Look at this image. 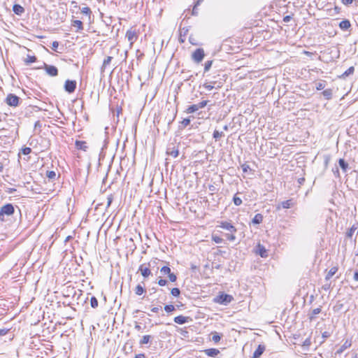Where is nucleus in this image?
Masks as SVG:
<instances>
[{
	"label": "nucleus",
	"mask_w": 358,
	"mask_h": 358,
	"mask_svg": "<svg viewBox=\"0 0 358 358\" xmlns=\"http://www.w3.org/2000/svg\"><path fill=\"white\" fill-rule=\"evenodd\" d=\"M15 212L14 206L12 203H6L0 208V220L5 221V216H10Z\"/></svg>",
	"instance_id": "f257e3e1"
},
{
	"label": "nucleus",
	"mask_w": 358,
	"mask_h": 358,
	"mask_svg": "<svg viewBox=\"0 0 358 358\" xmlns=\"http://www.w3.org/2000/svg\"><path fill=\"white\" fill-rule=\"evenodd\" d=\"M234 300V297L232 295L226 294V293H220L216 297L214 298V301L222 305H227L231 301Z\"/></svg>",
	"instance_id": "f03ea898"
},
{
	"label": "nucleus",
	"mask_w": 358,
	"mask_h": 358,
	"mask_svg": "<svg viewBox=\"0 0 358 358\" xmlns=\"http://www.w3.org/2000/svg\"><path fill=\"white\" fill-rule=\"evenodd\" d=\"M20 97L14 94H8L6 98L5 102L12 107H17L20 103Z\"/></svg>",
	"instance_id": "7ed1b4c3"
},
{
	"label": "nucleus",
	"mask_w": 358,
	"mask_h": 358,
	"mask_svg": "<svg viewBox=\"0 0 358 358\" xmlns=\"http://www.w3.org/2000/svg\"><path fill=\"white\" fill-rule=\"evenodd\" d=\"M205 53L202 48H197L192 55V59L197 64L200 63L204 58Z\"/></svg>",
	"instance_id": "20e7f679"
},
{
	"label": "nucleus",
	"mask_w": 358,
	"mask_h": 358,
	"mask_svg": "<svg viewBox=\"0 0 358 358\" xmlns=\"http://www.w3.org/2000/svg\"><path fill=\"white\" fill-rule=\"evenodd\" d=\"M77 83L76 80H66L64 83V90L69 94H71L75 92L76 89Z\"/></svg>",
	"instance_id": "39448f33"
},
{
	"label": "nucleus",
	"mask_w": 358,
	"mask_h": 358,
	"mask_svg": "<svg viewBox=\"0 0 358 358\" xmlns=\"http://www.w3.org/2000/svg\"><path fill=\"white\" fill-rule=\"evenodd\" d=\"M219 227L232 234H236L237 231L236 228L232 224L226 221L220 222Z\"/></svg>",
	"instance_id": "423d86ee"
},
{
	"label": "nucleus",
	"mask_w": 358,
	"mask_h": 358,
	"mask_svg": "<svg viewBox=\"0 0 358 358\" xmlns=\"http://www.w3.org/2000/svg\"><path fill=\"white\" fill-rule=\"evenodd\" d=\"M149 267H150V264H148V266H146L145 264H143L140 265V266L138 268V271L141 272V275H143V277L144 278H147L152 274L151 271Z\"/></svg>",
	"instance_id": "0eeeda50"
},
{
	"label": "nucleus",
	"mask_w": 358,
	"mask_h": 358,
	"mask_svg": "<svg viewBox=\"0 0 358 358\" xmlns=\"http://www.w3.org/2000/svg\"><path fill=\"white\" fill-rule=\"evenodd\" d=\"M44 69L46 73L50 76H57L58 75V69L55 66L44 63Z\"/></svg>",
	"instance_id": "6e6552de"
},
{
	"label": "nucleus",
	"mask_w": 358,
	"mask_h": 358,
	"mask_svg": "<svg viewBox=\"0 0 358 358\" xmlns=\"http://www.w3.org/2000/svg\"><path fill=\"white\" fill-rule=\"evenodd\" d=\"M126 37L130 42V46H131L137 39L138 36L134 30L129 29L126 33Z\"/></svg>",
	"instance_id": "1a4fd4ad"
},
{
	"label": "nucleus",
	"mask_w": 358,
	"mask_h": 358,
	"mask_svg": "<svg viewBox=\"0 0 358 358\" xmlns=\"http://www.w3.org/2000/svg\"><path fill=\"white\" fill-rule=\"evenodd\" d=\"M166 154L173 157H177L179 155L178 149L173 144L169 145L166 150Z\"/></svg>",
	"instance_id": "9d476101"
},
{
	"label": "nucleus",
	"mask_w": 358,
	"mask_h": 358,
	"mask_svg": "<svg viewBox=\"0 0 358 358\" xmlns=\"http://www.w3.org/2000/svg\"><path fill=\"white\" fill-rule=\"evenodd\" d=\"M357 231L358 234V223L354 224L345 233V237L347 238H351L354 234Z\"/></svg>",
	"instance_id": "9b49d317"
},
{
	"label": "nucleus",
	"mask_w": 358,
	"mask_h": 358,
	"mask_svg": "<svg viewBox=\"0 0 358 358\" xmlns=\"http://www.w3.org/2000/svg\"><path fill=\"white\" fill-rule=\"evenodd\" d=\"M294 206V202L292 199L282 201L277 207L279 209L280 207L282 208H290Z\"/></svg>",
	"instance_id": "f8f14e48"
},
{
	"label": "nucleus",
	"mask_w": 358,
	"mask_h": 358,
	"mask_svg": "<svg viewBox=\"0 0 358 358\" xmlns=\"http://www.w3.org/2000/svg\"><path fill=\"white\" fill-rule=\"evenodd\" d=\"M223 85V82H220L217 83V85H213L211 84H210L209 82L206 81L204 84H203V87L206 88L207 90L210 91L213 89H219L220 87H222Z\"/></svg>",
	"instance_id": "ddd939ff"
},
{
	"label": "nucleus",
	"mask_w": 358,
	"mask_h": 358,
	"mask_svg": "<svg viewBox=\"0 0 358 358\" xmlns=\"http://www.w3.org/2000/svg\"><path fill=\"white\" fill-rule=\"evenodd\" d=\"M265 350V346L263 345H259L256 350L253 353L252 358H259L264 353Z\"/></svg>",
	"instance_id": "4468645a"
},
{
	"label": "nucleus",
	"mask_w": 358,
	"mask_h": 358,
	"mask_svg": "<svg viewBox=\"0 0 358 358\" xmlns=\"http://www.w3.org/2000/svg\"><path fill=\"white\" fill-rule=\"evenodd\" d=\"M86 144H87L86 142L85 141H83L76 140V142H75L76 148L78 150H83V151H87V150L88 148V147L87 146Z\"/></svg>",
	"instance_id": "2eb2a0df"
},
{
	"label": "nucleus",
	"mask_w": 358,
	"mask_h": 358,
	"mask_svg": "<svg viewBox=\"0 0 358 358\" xmlns=\"http://www.w3.org/2000/svg\"><path fill=\"white\" fill-rule=\"evenodd\" d=\"M191 320V319L189 317H185L181 315H178L174 318V322L179 324H185V322Z\"/></svg>",
	"instance_id": "dca6fc26"
},
{
	"label": "nucleus",
	"mask_w": 358,
	"mask_h": 358,
	"mask_svg": "<svg viewBox=\"0 0 358 358\" xmlns=\"http://www.w3.org/2000/svg\"><path fill=\"white\" fill-rule=\"evenodd\" d=\"M189 29V27H182L180 29V36L178 39L180 43H184L185 39L183 38L187 36Z\"/></svg>",
	"instance_id": "f3484780"
},
{
	"label": "nucleus",
	"mask_w": 358,
	"mask_h": 358,
	"mask_svg": "<svg viewBox=\"0 0 358 358\" xmlns=\"http://www.w3.org/2000/svg\"><path fill=\"white\" fill-rule=\"evenodd\" d=\"M71 25L77 27V30L76 31V32H80L83 30V24L82 21L79 20H73Z\"/></svg>",
	"instance_id": "a211bd4d"
},
{
	"label": "nucleus",
	"mask_w": 358,
	"mask_h": 358,
	"mask_svg": "<svg viewBox=\"0 0 358 358\" xmlns=\"http://www.w3.org/2000/svg\"><path fill=\"white\" fill-rule=\"evenodd\" d=\"M13 11L18 15H21L24 12V8L20 4H14L13 6Z\"/></svg>",
	"instance_id": "6ab92c4d"
},
{
	"label": "nucleus",
	"mask_w": 358,
	"mask_h": 358,
	"mask_svg": "<svg viewBox=\"0 0 358 358\" xmlns=\"http://www.w3.org/2000/svg\"><path fill=\"white\" fill-rule=\"evenodd\" d=\"M205 352L208 356L214 357L220 353V351L216 348H209L206 350Z\"/></svg>",
	"instance_id": "aec40b11"
},
{
	"label": "nucleus",
	"mask_w": 358,
	"mask_h": 358,
	"mask_svg": "<svg viewBox=\"0 0 358 358\" xmlns=\"http://www.w3.org/2000/svg\"><path fill=\"white\" fill-rule=\"evenodd\" d=\"M350 26H351V24L348 20H343L341 21L339 23V27L342 30H347L348 29H349L350 27Z\"/></svg>",
	"instance_id": "412c9836"
},
{
	"label": "nucleus",
	"mask_w": 358,
	"mask_h": 358,
	"mask_svg": "<svg viewBox=\"0 0 358 358\" xmlns=\"http://www.w3.org/2000/svg\"><path fill=\"white\" fill-rule=\"evenodd\" d=\"M338 271V267L334 266L330 268L325 277V280L328 281L336 272Z\"/></svg>",
	"instance_id": "4be33fe9"
},
{
	"label": "nucleus",
	"mask_w": 358,
	"mask_h": 358,
	"mask_svg": "<svg viewBox=\"0 0 358 358\" xmlns=\"http://www.w3.org/2000/svg\"><path fill=\"white\" fill-rule=\"evenodd\" d=\"M263 221V215L261 213H257L253 217L252 222L254 224H259Z\"/></svg>",
	"instance_id": "5701e85b"
},
{
	"label": "nucleus",
	"mask_w": 358,
	"mask_h": 358,
	"mask_svg": "<svg viewBox=\"0 0 358 358\" xmlns=\"http://www.w3.org/2000/svg\"><path fill=\"white\" fill-rule=\"evenodd\" d=\"M351 346V341L346 340L344 343L341 346V348L338 350V353H342L344 350L349 348Z\"/></svg>",
	"instance_id": "b1692460"
},
{
	"label": "nucleus",
	"mask_w": 358,
	"mask_h": 358,
	"mask_svg": "<svg viewBox=\"0 0 358 358\" xmlns=\"http://www.w3.org/2000/svg\"><path fill=\"white\" fill-rule=\"evenodd\" d=\"M338 164L342 171L345 173L348 169V163L345 161L344 159H340L338 160Z\"/></svg>",
	"instance_id": "393cba45"
},
{
	"label": "nucleus",
	"mask_w": 358,
	"mask_h": 358,
	"mask_svg": "<svg viewBox=\"0 0 358 358\" xmlns=\"http://www.w3.org/2000/svg\"><path fill=\"white\" fill-rule=\"evenodd\" d=\"M322 94L327 100H330L333 96V91L331 89H326L322 92Z\"/></svg>",
	"instance_id": "a878e982"
},
{
	"label": "nucleus",
	"mask_w": 358,
	"mask_h": 358,
	"mask_svg": "<svg viewBox=\"0 0 358 358\" xmlns=\"http://www.w3.org/2000/svg\"><path fill=\"white\" fill-rule=\"evenodd\" d=\"M355 71V68L354 66H350L348 69H347L341 76L340 78H343L345 79V78H347L348 76H349L350 75L352 74Z\"/></svg>",
	"instance_id": "bb28decb"
},
{
	"label": "nucleus",
	"mask_w": 358,
	"mask_h": 358,
	"mask_svg": "<svg viewBox=\"0 0 358 358\" xmlns=\"http://www.w3.org/2000/svg\"><path fill=\"white\" fill-rule=\"evenodd\" d=\"M197 110H199L197 105L196 104H193V105L189 106L187 108L185 112L187 113H193L196 112Z\"/></svg>",
	"instance_id": "cd10ccee"
},
{
	"label": "nucleus",
	"mask_w": 358,
	"mask_h": 358,
	"mask_svg": "<svg viewBox=\"0 0 358 358\" xmlns=\"http://www.w3.org/2000/svg\"><path fill=\"white\" fill-rule=\"evenodd\" d=\"M160 273L163 275H169L171 273V270L169 266H164L160 268Z\"/></svg>",
	"instance_id": "c85d7f7f"
},
{
	"label": "nucleus",
	"mask_w": 358,
	"mask_h": 358,
	"mask_svg": "<svg viewBox=\"0 0 358 358\" xmlns=\"http://www.w3.org/2000/svg\"><path fill=\"white\" fill-rule=\"evenodd\" d=\"M113 57L110 56H108L103 62V64L101 66V71H104L106 66L111 62Z\"/></svg>",
	"instance_id": "c756f323"
},
{
	"label": "nucleus",
	"mask_w": 358,
	"mask_h": 358,
	"mask_svg": "<svg viewBox=\"0 0 358 358\" xmlns=\"http://www.w3.org/2000/svg\"><path fill=\"white\" fill-rule=\"evenodd\" d=\"M134 291H135V294H136V295L140 296V295H142V294L145 292V288H144L143 286H141V285H138L136 287V288H135V290H134Z\"/></svg>",
	"instance_id": "7c9ffc66"
},
{
	"label": "nucleus",
	"mask_w": 358,
	"mask_h": 358,
	"mask_svg": "<svg viewBox=\"0 0 358 358\" xmlns=\"http://www.w3.org/2000/svg\"><path fill=\"white\" fill-rule=\"evenodd\" d=\"M258 254L262 257H266V250L261 245H258Z\"/></svg>",
	"instance_id": "2f4dec72"
},
{
	"label": "nucleus",
	"mask_w": 358,
	"mask_h": 358,
	"mask_svg": "<svg viewBox=\"0 0 358 358\" xmlns=\"http://www.w3.org/2000/svg\"><path fill=\"white\" fill-rule=\"evenodd\" d=\"M56 173L54 171H47L46 177L51 180H54L56 178Z\"/></svg>",
	"instance_id": "473e14b6"
},
{
	"label": "nucleus",
	"mask_w": 358,
	"mask_h": 358,
	"mask_svg": "<svg viewBox=\"0 0 358 358\" xmlns=\"http://www.w3.org/2000/svg\"><path fill=\"white\" fill-rule=\"evenodd\" d=\"M151 338V336L150 335H145L142 337V338L140 341L141 345H145L149 343L150 340Z\"/></svg>",
	"instance_id": "72a5a7b5"
},
{
	"label": "nucleus",
	"mask_w": 358,
	"mask_h": 358,
	"mask_svg": "<svg viewBox=\"0 0 358 358\" xmlns=\"http://www.w3.org/2000/svg\"><path fill=\"white\" fill-rule=\"evenodd\" d=\"M36 59H37L36 56H31L28 55L24 62L26 64H29L31 63L35 62Z\"/></svg>",
	"instance_id": "f704fd0d"
},
{
	"label": "nucleus",
	"mask_w": 358,
	"mask_h": 358,
	"mask_svg": "<svg viewBox=\"0 0 358 358\" xmlns=\"http://www.w3.org/2000/svg\"><path fill=\"white\" fill-rule=\"evenodd\" d=\"M212 64H213V60H208L205 62L204 72H203L204 73H206V72H208L210 70V69L212 66Z\"/></svg>",
	"instance_id": "c9c22d12"
},
{
	"label": "nucleus",
	"mask_w": 358,
	"mask_h": 358,
	"mask_svg": "<svg viewBox=\"0 0 358 358\" xmlns=\"http://www.w3.org/2000/svg\"><path fill=\"white\" fill-rule=\"evenodd\" d=\"M221 339V336L217 332L212 333V341L218 343Z\"/></svg>",
	"instance_id": "e433bc0d"
},
{
	"label": "nucleus",
	"mask_w": 358,
	"mask_h": 358,
	"mask_svg": "<svg viewBox=\"0 0 358 358\" xmlns=\"http://www.w3.org/2000/svg\"><path fill=\"white\" fill-rule=\"evenodd\" d=\"M81 13L83 14L89 15V17H90V15L92 14V10L89 7H83V8H81Z\"/></svg>",
	"instance_id": "4c0bfd02"
},
{
	"label": "nucleus",
	"mask_w": 358,
	"mask_h": 358,
	"mask_svg": "<svg viewBox=\"0 0 358 358\" xmlns=\"http://www.w3.org/2000/svg\"><path fill=\"white\" fill-rule=\"evenodd\" d=\"M317 90H322L325 87V81L318 82L315 84Z\"/></svg>",
	"instance_id": "58836bf2"
},
{
	"label": "nucleus",
	"mask_w": 358,
	"mask_h": 358,
	"mask_svg": "<svg viewBox=\"0 0 358 358\" xmlns=\"http://www.w3.org/2000/svg\"><path fill=\"white\" fill-rule=\"evenodd\" d=\"M90 305L92 308H96L98 306V301L95 296H92L90 299Z\"/></svg>",
	"instance_id": "ea45409f"
},
{
	"label": "nucleus",
	"mask_w": 358,
	"mask_h": 358,
	"mask_svg": "<svg viewBox=\"0 0 358 358\" xmlns=\"http://www.w3.org/2000/svg\"><path fill=\"white\" fill-rule=\"evenodd\" d=\"M223 136H224L223 132H220L217 130H215L213 132V136L215 140L220 138Z\"/></svg>",
	"instance_id": "a19ab883"
},
{
	"label": "nucleus",
	"mask_w": 358,
	"mask_h": 358,
	"mask_svg": "<svg viewBox=\"0 0 358 358\" xmlns=\"http://www.w3.org/2000/svg\"><path fill=\"white\" fill-rule=\"evenodd\" d=\"M233 201L234 203L237 206L241 205L242 203V199L240 197L237 196L236 195H234L233 198Z\"/></svg>",
	"instance_id": "79ce46f5"
},
{
	"label": "nucleus",
	"mask_w": 358,
	"mask_h": 358,
	"mask_svg": "<svg viewBox=\"0 0 358 358\" xmlns=\"http://www.w3.org/2000/svg\"><path fill=\"white\" fill-rule=\"evenodd\" d=\"M163 307L161 305L152 306L150 310L154 313H157L159 310L162 311Z\"/></svg>",
	"instance_id": "37998d69"
},
{
	"label": "nucleus",
	"mask_w": 358,
	"mask_h": 358,
	"mask_svg": "<svg viewBox=\"0 0 358 358\" xmlns=\"http://www.w3.org/2000/svg\"><path fill=\"white\" fill-rule=\"evenodd\" d=\"M212 240L216 243H222L224 242V239L217 236H213Z\"/></svg>",
	"instance_id": "c03bdc74"
},
{
	"label": "nucleus",
	"mask_w": 358,
	"mask_h": 358,
	"mask_svg": "<svg viewBox=\"0 0 358 358\" xmlns=\"http://www.w3.org/2000/svg\"><path fill=\"white\" fill-rule=\"evenodd\" d=\"M171 293L174 296H178L180 294V291L178 288L174 287L171 289Z\"/></svg>",
	"instance_id": "a18cd8bd"
},
{
	"label": "nucleus",
	"mask_w": 358,
	"mask_h": 358,
	"mask_svg": "<svg viewBox=\"0 0 358 358\" xmlns=\"http://www.w3.org/2000/svg\"><path fill=\"white\" fill-rule=\"evenodd\" d=\"M164 309L168 313H171L172 311H174L175 310V307L173 305H166L164 307Z\"/></svg>",
	"instance_id": "49530a36"
},
{
	"label": "nucleus",
	"mask_w": 358,
	"mask_h": 358,
	"mask_svg": "<svg viewBox=\"0 0 358 358\" xmlns=\"http://www.w3.org/2000/svg\"><path fill=\"white\" fill-rule=\"evenodd\" d=\"M331 335V332L329 331H325L322 332V336L323 341H321V343H323L324 341V340L326 338L330 337Z\"/></svg>",
	"instance_id": "de8ad7c7"
},
{
	"label": "nucleus",
	"mask_w": 358,
	"mask_h": 358,
	"mask_svg": "<svg viewBox=\"0 0 358 358\" xmlns=\"http://www.w3.org/2000/svg\"><path fill=\"white\" fill-rule=\"evenodd\" d=\"M225 236L230 241H234L236 240V236H235V234H232V233L226 234Z\"/></svg>",
	"instance_id": "09e8293b"
},
{
	"label": "nucleus",
	"mask_w": 358,
	"mask_h": 358,
	"mask_svg": "<svg viewBox=\"0 0 358 358\" xmlns=\"http://www.w3.org/2000/svg\"><path fill=\"white\" fill-rule=\"evenodd\" d=\"M215 77H213V80H208V82H209L210 84H211L213 85H216L220 82H223L224 83V80L223 79L220 78L219 80H215Z\"/></svg>",
	"instance_id": "8fccbe9b"
},
{
	"label": "nucleus",
	"mask_w": 358,
	"mask_h": 358,
	"mask_svg": "<svg viewBox=\"0 0 358 358\" xmlns=\"http://www.w3.org/2000/svg\"><path fill=\"white\" fill-rule=\"evenodd\" d=\"M168 278H169V279L170 282H176V280H177V276H176V275L174 273H173V272H171V273L168 275Z\"/></svg>",
	"instance_id": "3c124183"
},
{
	"label": "nucleus",
	"mask_w": 358,
	"mask_h": 358,
	"mask_svg": "<svg viewBox=\"0 0 358 358\" xmlns=\"http://www.w3.org/2000/svg\"><path fill=\"white\" fill-rule=\"evenodd\" d=\"M31 152V149L29 147H25L22 149V153L24 155H27Z\"/></svg>",
	"instance_id": "603ef678"
},
{
	"label": "nucleus",
	"mask_w": 358,
	"mask_h": 358,
	"mask_svg": "<svg viewBox=\"0 0 358 358\" xmlns=\"http://www.w3.org/2000/svg\"><path fill=\"white\" fill-rule=\"evenodd\" d=\"M311 344V341H310V338H307L303 342V344H302V346L303 347H306V348H308L309 346Z\"/></svg>",
	"instance_id": "864d4df0"
},
{
	"label": "nucleus",
	"mask_w": 358,
	"mask_h": 358,
	"mask_svg": "<svg viewBox=\"0 0 358 358\" xmlns=\"http://www.w3.org/2000/svg\"><path fill=\"white\" fill-rule=\"evenodd\" d=\"M181 124H182V126L184 127H187L190 124V119H189V118L183 119L182 121L181 122Z\"/></svg>",
	"instance_id": "5fc2aeb1"
},
{
	"label": "nucleus",
	"mask_w": 358,
	"mask_h": 358,
	"mask_svg": "<svg viewBox=\"0 0 358 358\" xmlns=\"http://www.w3.org/2000/svg\"><path fill=\"white\" fill-rule=\"evenodd\" d=\"M208 101H202L200 103H197V106L199 110L204 108L207 105Z\"/></svg>",
	"instance_id": "6e6d98bb"
},
{
	"label": "nucleus",
	"mask_w": 358,
	"mask_h": 358,
	"mask_svg": "<svg viewBox=\"0 0 358 358\" xmlns=\"http://www.w3.org/2000/svg\"><path fill=\"white\" fill-rule=\"evenodd\" d=\"M167 283H168V281L165 279H159L157 282V284L159 286H165L167 285Z\"/></svg>",
	"instance_id": "4d7b16f0"
},
{
	"label": "nucleus",
	"mask_w": 358,
	"mask_h": 358,
	"mask_svg": "<svg viewBox=\"0 0 358 358\" xmlns=\"http://www.w3.org/2000/svg\"><path fill=\"white\" fill-rule=\"evenodd\" d=\"M113 200V195L110 194L107 197V207L110 206Z\"/></svg>",
	"instance_id": "13d9d810"
},
{
	"label": "nucleus",
	"mask_w": 358,
	"mask_h": 358,
	"mask_svg": "<svg viewBox=\"0 0 358 358\" xmlns=\"http://www.w3.org/2000/svg\"><path fill=\"white\" fill-rule=\"evenodd\" d=\"M332 171L334 172V174L335 175L336 177H337V178L340 177L339 170H338V167L333 169Z\"/></svg>",
	"instance_id": "bf43d9fd"
},
{
	"label": "nucleus",
	"mask_w": 358,
	"mask_h": 358,
	"mask_svg": "<svg viewBox=\"0 0 358 358\" xmlns=\"http://www.w3.org/2000/svg\"><path fill=\"white\" fill-rule=\"evenodd\" d=\"M58 46H59V43L57 41H53L52 42V50L56 51L57 48H58Z\"/></svg>",
	"instance_id": "052dcab7"
},
{
	"label": "nucleus",
	"mask_w": 358,
	"mask_h": 358,
	"mask_svg": "<svg viewBox=\"0 0 358 358\" xmlns=\"http://www.w3.org/2000/svg\"><path fill=\"white\" fill-rule=\"evenodd\" d=\"M291 20H292L291 15H286L283 17V22H286V23L289 22Z\"/></svg>",
	"instance_id": "680f3d73"
},
{
	"label": "nucleus",
	"mask_w": 358,
	"mask_h": 358,
	"mask_svg": "<svg viewBox=\"0 0 358 358\" xmlns=\"http://www.w3.org/2000/svg\"><path fill=\"white\" fill-rule=\"evenodd\" d=\"M331 287V285L330 283H328L327 282L322 286V288L324 289V290H328Z\"/></svg>",
	"instance_id": "e2e57ef3"
},
{
	"label": "nucleus",
	"mask_w": 358,
	"mask_h": 358,
	"mask_svg": "<svg viewBox=\"0 0 358 358\" xmlns=\"http://www.w3.org/2000/svg\"><path fill=\"white\" fill-rule=\"evenodd\" d=\"M353 2V0H342V3L345 5H350Z\"/></svg>",
	"instance_id": "0e129e2a"
},
{
	"label": "nucleus",
	"mask_w": 358,
	"mask_h": 358,
	"mask_svg": "<svg viewBox=\"0 0 358 358\" xmlns=\"http://www.w3.org/2000/svg\"><path fill=\"white\" fill-rule=\"evenodd\" d=\"M241 167L243 172H247L248 169H249V166L245 164H243Z\"/></svg>",
	"instance_id": "69168bd1"
},
{
	"label": "nucleus",
	"mask_w": 358,
	"mask_h": 358,
	"mask_svg": "<svg viewBox=\"0 0 358 358\" xmlns=\"http://www.w3.org/2000/svg\"><path fill=\"white\" fill-rule=\"evenodd\" d=\"M134 358H145V355L143 353H140V354L136 355Z\"/></svg>",
	"instance_id": "338daca9"
},
{
	"label": "nucleus",
	"mask_w": 358,
	"mask_h": 358,
	"mask_svg": "<svg viewBox=\"0 0 358 358\" xmlns=\"http://www.w3.org/2000/svg\"><path fill=\"white\" fill-rule=\"evenodd\" d=\"M354 280L358 281V271H356L354 273Z\"/></svg>",
	"instance_id": "774afa93"
}]
</instances>
